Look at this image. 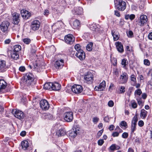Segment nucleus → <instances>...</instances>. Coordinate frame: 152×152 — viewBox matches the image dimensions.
<instances>
[{
  "label": "nucleus",
  "instance_id": "4be33fe9",
  "mask_svg": "<svg viewBox=\"0 0 152 152\" xmlns=\"http://www.w3.org/2000/svg\"><path fill=\"white\" fill-rule=\"evenodd\" d=\"M91 29L93 31V32L94 34L100 32L99 28L97 27V26L95 24H93L90 26Z\"/></svg>",
  "mask_w": 152,
  "mask_h": 152
},
{
  "label": "nucleus",
  "instance_id": "ea45409f",
  "mask_svg": "<svg viewBox=\"0 0 152 152\" xmlns=\"http://www.w3.org/2000/svg\"><path fill=\"white\" fill-rule=\"evenodd\" d=\"M23 41L24 43L28 44L30 43L31 41L30 39L25 38L23 39Z\"/></svg>",
  "mask_w": 152,
  "mask_h": 152
},
{
  "label": "nucleus",
  "instance_id": "b1692460",
  "mask_svg": "<svg viewBox=\"0 0 152 152\" xmlns=\"http://www.w3.org/2000/svg\"><path fill=\"white\" fill-rule=\"evenodd\" d=\"M72 26L74 29L79 28L80 27V21L77 20H75L73 22Z\"/></svg>",
  "mask_w": 152,
  "mask_h": 152
},
{
  "label": "nucleus",
  "instance_id": "9d476101",
  "mask_svg": "<svg viewBox=\"0 0 152 152\" xmlns=\"http://www.w3.org/2000/svg\"><path fill=\"white\" fill-rule=\"evenodd\" d=\"M13 24L18 25L20 21V15L19 14L15 12L12 14Z\"/></svg>",
  "mask_w": 152,
  "mask_h": 152
},
{
  "label": "nucleus",
  "instance_id": "2f4dec72",
  "mask_svg": "<svg viewBox=\"0 0 152 152\" xmlns=\"http://www.w3.org/2000/svg\"><path fill=\"white\" fill-rule=\"evenodd\" d=\"M28 142L26 140L23 141L21 142V146L23 149L25 150L28 146Z\"/></svg>",
  "mask_w": 152,
  "mask_h": 152
},
{
  "label": "nucleus",
  "instance_id": "2eb2a0df",
  "mask_svg": "<svg viewBox=\"0 0 152 152\" xmlns=\"http://www.w3.org/2000/svg\"><path fill=\"white\" fill-rule=\"evenodd\" d=\"M85 81L88 83L92 82L93 80V75L91 72H88L84 77Z\"/></svg>",
  "mask_w": 152,
  "mask_h": 152
},
{
  "label": "nucleus",
  "instance_id": "de8ad7c7",
  "mask_svg": "<svg viewBox=\"0 0 152 152\" xmlns=\"http://www.w3.org/2000/svg\"><path fill=\"white\" fill-rule=\"evenodd\" d=\"M75 49L77 51H77H79V50H82L80 49V45L79 44H76L75 46Z\"/></svg>",
  "mask_w": 152,
  "mask_h": 152
},
{
  "label": "nucleus",
  "instance_id": "f704fd0d",
  "mask_svg": "<svg viewBox=\"0 0 152 152\" xmlns=\"http://www.w3.org/2000/svg\"><path fill=\"white\" fill-rule=\"evenodd\" d=\"M137 124H135L131 123V133H133L134 131L136 129Z\"/></svg>",
  "mask_w": 152,
  "mask_h": 152
},
{
  "label": "nucleus",
  "instance_id": "f257e3e1",
  "mask_svg": "<svg viewBox=\"0 0 152 152\" xmlns=\"http://www.w3.org/2000/svg\"><path fill=\"white\" fill-rule=\"evenodd\" d=\"M127 1L132 2L133 0H127ZM115 6L116 8L119 10L124 11L126 8V3L122 0H114Z\"/></svg>",
  "mask_w": 152,
  "mask_h": 152
},
{
  "label": "nucleus",
  "instance_id": "4c0bfd02",
  "mask_svg": "<svg viewBox=\"0 0 152 152\" xmlns=\"http://www.w3.org/2000/svg\"><path fill=\"white\" fill-rule=\"evenodd\" d=\"M93 44L91 43L87 45L86 46V49L88 51H90L92 50V47L93 46Z\"/></svg>",
  "mask_w": 152,
  "mask_h": 152
},
{
  "label": "nucleus",
  "instance_id": "39448f33",
  "mask_svg": "<svg viewBox=\"0 0 152 152\" xmlns=\"http://www.w3.org/2000/svg\"><path fill=\"white\" fill-rule=\"evenodd\" d=\"M10 25V23L8 21L6 20L3 21L0 25L1 30L4 32H7Z\"/></svg>",
  "mask_w": 152,
  "mask_h": 152
},
{
  "label": "nucleus",
  "instance_id": "412c9836",
  "mask_svg": "<svg viewBox=\"0 0 152 152\" xmlns=\"http://www.w3.org/2000/svg\"><path fill=\"white\" fill-rule=\"evenodd\" d=\"M52 90L58 91L61 88V85L60 84L57 82L52 83Z\"/></svg>",
  "mask_w": 152,
  "mask_h": 152
},
{
  "label": "nucleus",
  "instance_id": "0eeeda50",
  "mask_svg": "<svg viewBox=\"0 0 152 152\" xmlns=\"http://www.w3.org/2000/svg\"><path fill=\"white\" fill-rule=\"evenodd\" d=\"M39 104L41 108L43 110H47L50 107L48 102L45 99L42 100L40 101Z\"/></svg>",
  "mask_w": 152,
  "mask_h": 152
},
{
  "label": "nucleus",
  "instance_id": "09e8293b",
  "mask_svg": "<svg viewBox=\"0 0 152 152\" xmlns=\"http://www.w3.org/2000/svg\"><path fill=\"white\" fill-rule=\"evenodd\" d=\"M104 142L103 140L100 139L98 141V144L99 145L101 146L104 143Z\"/></svg>",
  "mask_w": 152,
  "mask_h": 152
},
{
  "label": "nucleus",
  "instance_id": "8fccbe9b",
  "mask_svg": "<svg viewBox=\"0 0 152 152\" xmlns=\"http://www.w3.org/2000/svg\"><path fill=\"white\" fill-rule=\"evenodd\" d=\"M99 118L97 117H94L93 118V121L94 123L96 124L99 121Z\"/></svg>",
  "mask_w": 152,
  "mask_h": 152
},
{
  "label": "nucleus",
  "instance_id": "20e7f679",
  "mask_svg": "<svg viewBox=\"0 0 152 152\" xmlns=\"http://www.w3.org/2000/svg\"><path fill=\"white\" fill-rule=\"evenodd\" d=\"M72 91L76 94H80L83 90L82 86L80 85L75 84L72 86L71 88Z\"/></svg>",
  "mask_w": 152,
  "mask_h": 152
},
{
  "label": "nucleus",
  "instance_id": "a18cd8bd",
  "mask_svg": "<svg viewBox=\"0 0 152 152\" xmlns=\"http://www.w3.org/2000/svg\"><path fill=\"white\" fill-rule=\"evenodd\" d=\"M131 105L132 107L134 109L136 108L137 106V103L135 102H132Z\"/></svg>",
  "mask_w": 152,
  "mask_h": 152
},
{
  "label": "nucleus",
  "instance_id": "4d7b16f0",
  "mask_svg": "<svg viewBox=\"0 0 152 152\" xmlns=\"http://www.w3.org/2000/svg\"><path fill=\"white\" fill-rule=\"evenodd\" d=\"M103 132V130L102 129L101 130L99 131L97 134V136L99 137L102 134Z\"/></svg>",
  "mask_w": 152,
  "mask_h": 152
},
{
  "label": "nucleus",
  "instance_id": "c85d7f7f",
  "mask_svg": "<svg viewBox=\"0 0 152 152\" xmlns=\"http://www.w3.org/2000/svg\"><path fill=\"white\" fill-rule=\"evenodd\" d=\"M121 64L123 68L125 69H127L126 65L128 64V61L127 59L125 58L123 59L122 60Z\"/></svg>",
  "mask_w": 152,
  "mask_h": 152
},
{
  "label": "nucleus",
  "instance_id": "0e129e2a",
  "mask_svg": "<svg viewBox=\"0 0 152 152\" xmlns=\"http://www.w3.org/2000/svg\"><path fill=\"white\" fill-rule=\"evenodd\" d=\"M147 97V95L146 93H144L142 95V97L143 99H145Z\"/></svg>",
  "mask_w": 152,
  "mask_h": 152
},
{
  "label": "nucleus",
  "instance_id": "473e14b6",
  "mask_svg": "<svg viewBox=\"0 0 152 152\" xmlns=\"http://www.w3.org/2000/svg\"><path fill=\"white\" fill-rule=\"evenodd\" d=\"M147 111L144 109L141 110L140 112V116L142 118H145L147 115Z\"/></svg>",
  "mask_w": 152,
  "mask_h": 152
},
{
  "label": "nucleus",
  "instance_id": "c9c22d12",
  "mask_svg": "<svg viewBox=\"0 0 152 152\" xmlns=\"http://www.w3.org/2000/svg\"><path fill=\"white\" fill-rule=\"evenodd\" d=\"M137 114H135L132 118L131 123L137 124Z\"/></svg>",
  "mask_w": 152,
  "mask_h": 152
},
{
  "label": "nucleus",
  "instance_id": "c756f323",
  "mask_svg": "<svg viewBox=\"0 0 152 152\" xmlns=\"http://www.w3.org/2000/svg\"><path fill=\"white\" fill-rule=\"evenodd\" d=\"M66 134L65 130L63 129H61L58 131L56 133V134L58 137L63 136Z\"/></svg>",
  "mask_w": 152,
  "mask_h": 152
},
{
  "label": "nucleus",
  "instance_id": "680f3d73",
  "mask_svg": "<svg viewBox=\"0 0 152 152\" xmlns=\"http://www.w3.org/2000/svg\"><path fill=\"white\" fill-rule=\"evenodd\" d=\"M11 42V40L10 39H7L5 40L4 41V43L5 44H8Z\"/></svg>",
  "mask_w": 152,
  "mask_h": 152
},
{
  "label": "nucleus",
  "instance_id": "ddd939ff",
  "mask_svg": "<svg viewBox=\"0 0 152 152\" xmlns=\"http://www.w3.org/2000/svg\"><path fill=\"white\" fill-rule=\"evenodd\" d=\"M28 67L31 69H34L37 72L41 71V70L44 67L43 66H41L40 65H38V64L36 62H35V64L33 66H31L30 65L28 66Z\"/></svg>",
  "mask_w": 152,
  "mask_h": 152
},
{
  "label": "nucleus",
  "instance_id": "7c9ffc66",
  "mask_svg": "<svg viewBox=\"0 0 152 152\" xmlns=\"http://www.w3.org/2000/svg\"><path fill=\"white\" fill-rule=\"evenodd\" d=\"M34 76L32 73L29 72L27 73L26 74L25 76V78L26 79H31L34 80Z\"/></svg>",
  "mask_w": 152,
  "mask_h": 152
},
{
  "label": "nucleus",
  "instance_id": "a878e982",
  "mask_svg": "<svg viewBox=\"0 0 152 152\" xmlns=\"http://www.w3.org/2000/svg\"><path fill=\"white\" fill-rule=\"evenodd\" d=\"M74 10L76 15H81L83 13V9L80 7L75 8Z\"/></svg>",
  "mask_w": 152,
  "mask_h": 152
},
{
  "label": "nucleus",
  "instance_id": "13d9d810",
  "mask_svg": "<svg viewBox=\"0 0 152 152\" xmlns=\"http://www.w3.org/2000/svg\"><path fill=\"white\" fill-rule=\"evenodd\" d=\"M119 134V133L117 132H113L112 134V136L113 137H118V136Z\"/></svg>",
  "mask_w": 152,
  "mask_h": 152
},
{
  "label": "nucleus",
  "instance_id": "4468645a",
  "mask_svg": "<svg viewBox=\"0 0 152 152\" xmlns=\"http://www.w3.org/2000/svg\"><path fill=\"white\" fill-rule=\"evenodd\" d=\"M75 55L81 60H84L85 58V54L83 50H79L76 52Z\"/></svg>",
  "mask_w": 152,
  "mask_h": 152
},
{
  "label": "nucleus",
  "instance_id": "393cba45",
  "mask_svg": "<svg viewBox=\"0 0 152 152\" xmlns=\"http://www.w3.org/2000/svg\"><path fill=\"white\" fill-rule=\"evenodd\" d=\"M7 86V83L3 80H0V91L4 89Z\"/></svg>",
  "mask_w": 152,
  "mask_h": 152
},
{
  "label": "nucleus",
  "instance_id": "5fc2aeb1",
  "mask_svg": "<svg viewBox=\"0 0 152 152\" xmlns=\"http://www.w3.org/2000/svg\"><path fill=\"white\" fill-rule=\"evenodd\" d=\"M110 148L111 151H113L115 149V145L113 144L110 147Z\"/></svg>",
  "mask_w": 152,
  "mask_h": 152
},
{
  "label": "nucleus",
  "instance_id": "f3484780",
  "mask_svg": "<svg viewBox=\"0 0 152 152\" xmlns=\"http://www.w3.org/2000/svg\"><path fill=\"white\" fill-rule=\"evenodd\" d=\"M64 65V61L63 59L58 60H57L54 64L55 66L58 69H61Z\"/></svg>",
  "mask_w": 152,
  "mask_h": 152
},
{
  "label": "nucleus",
  "instance_id": "6e6d98bb",
  "mask_svg": "<svg viewBox=\"0 0 152 152\" xmlns=\"http://www.w3.org/2000/svg\"><path fill=\"white\" fill-rule=\"evenodd\" d=\"M19 69L20 71L22 72H23L26 69L24 66H21L19 68Z\"/></svg>",
  "mask_w": 152,
  "mask_h": 152
},
{
  "label": "nucleus",
  "instance_id": "69168bd1",
  "mask_svg": "<svg viewBox=\"0 0 152 152\" xmlns=\"http://www.w3.org/2000/svg\"><path fill=\"white\" fill-rule=\"evenodd\" d=\"M124 21L123 19H121L119 21V24L120 25L122 26L124 24Z\"/></svg>",
  "mask_w": 152,
  "mask_h": 152
},
{
  "label": "nucleus",
  "instance_id": "bb28decb",
  "mask_svg": "<svg viewBox=\"0 0 152 152\" xmlns=\"http://www.w3.org/2000/svg\"><path fill=\"white\" fill-rule=\"evenodd\" d=\"M111 34L113 37V39L114 41L117 40L118 39L119 36V33L113 31H112Z\"/></svg>",
  "mask_w": 152,
  "mask_h": 152
},
{
  "label": "nucleus",
  "instance_id": "1a4fd4ad",
  "mask_svg": "<svg viewBox=\"0 0 152 152\" xmlns=\"http://www.w3.org/2000/svg\"><path fill=\"white\" fill-rule=\"evenodd\" d=\"M148 20V18L147 16L145 15H142L140 16V20L138 23V25L140 26H142L144 24L146 23Z\"/></svg>",
  "mask_w": 152,
  "mask_h": 152
},
{
  "label": "nucleus",
  "instance_id": "79ce46f5",
  "mask_svg": "<svg viewBox=\"0 0 152 152\" xmlns=\"http://www.w3.org/2000/svg\"><path fill=\"white\" fill-rule=\"evenodd\" d=\"M144 64L146 66H149L150 64V62L148 59H145L144 60Z\"/></svg>",
  "mask_w": 152,
  "mask_h": 152
},
{
  "label": "nucleus",
  "instance_id": "72a5a7b5",
  "mask_svg": "<svg viewBox=\"0 0 152 152\" xmlns=\"http://www.w3.org/2000/svg\"><path fill=\"white\" fill-rule=\"evenodd\" d=\"M77 135V133L75 132L72 129L70 132L69 136L72 138L75 137Z\"/></svg>",
  "mask_w": 152,
  "mask_h": 152
},
{
  "label": "nucleus",
  "instance_id": "49530a36",
  "mask_svg": "<svg viewBox=\"0 0 152 152\" xmlns=\"http://www.w3.org/2000/svg\"><path fill=\"white\" fill-rule=\"evenodd\" d=\"M80 128L78 127H77V126H75L73 129L74 131L76 132L77 133V134L78 133V132Z\"/></svg>",
  "mask_w": 152,
  "mask_h": 152
},
{
  "label": "nucleus",
  "instance_id": "e433bc0d",
  "mask_svg": "<svg viewBox=\"0 0 152 152\" xmlns=\"http://www.w3.org/2000/svg\"><path fill=\"white\" fill-rule=\"evenodd\" d=\"M142 93V92L141 89H138L135 91L134 94L135 96H136V95L140 96Z\"/></svg>",
  "mask_w": 152,
  "mask_h": 152
},
{
  "label": "nucleus",
  "instance_id": "58836bf2",
  "mask_svg": "<svg viewBox=\"0 0 152 152\" xmlns=\"http://www.w3.org/2000/svg\"><path fill=\"white\" fill-rule=\"evenodd\" d=\"M130 79L132 81L134 82V83H136V78L134 75H131L130 76Z\"/></svg>",
  "mask_w": 152,
  "mask_h": 152
},
{
  "label": "nucleus",
  "instance_id": "774afa93",
  "mask_svg": "<svg viewBox=\"0 0 152 152\" xmlns=\"http://www.w3.org/2000/svg\"><path fill=\"white\" fill-rule=\"evenodd\" d=\"M148 38L152 40V32L150 33L148 36Z\"/></svg>",
  "mask_w": 152,
  "mask_h": 152
},
{
  "label": "nucleus",
  "instance_id": "e2e57ef3",
  "mask_svg": "<svg viewBox=\"0 0 152 152\" xmlns=\"http://www.w3.org/2000/svg\"><path fill=\"white\" fill-rule=\"evenodd\" d=\"M135 17V16L134 14H131L129 15V19L131 20L134 19Z\"/></svg>",
  "mask_w": 152,
  "mask_h": 152
},
{
  "label": "nucleus",
  "instance_id": "6ab92c4d",
  "mask_svg": "<svg viewBox=\"0 0 152 152\" xmlns=\"http://www.w3.org/2000/svg\"><path fill=\"white\" fill-rule=\"evenodd\" d=\"M7 67L6 66V62L4 60H0V72H5Z\"/></svg>",
  "mask_w": 152,
  "mask_h": 152
},
{
  "label": "nucleus",
  "instance_id": "cd10ccee",
  "mask_svg": "<svg viewBox=\"0 0 152 152\" xmlns=\"http://www.w3.org/2000/svg\"><path fill=\"white\" fill-rule=\"evenodd\" d=\"M52 86H53L52 83H48L44 84V88L45 89L52 90Z\"/></svg>",
  "mask_w": 152,
  "mask_h": 152
},
{
  "label": "nucleus",
  "instance_id": "052dcab7",
  "mask_svg": "<svg viewBox=\"0 0 152 152\" xmlns=\"http://www.w3.org/2000/svg\"><path fill=\"white\" fill-rule=\"evenodd\" d=\"M126 51L130 52L132 51V49L131 48H130L129 46H127L126 47Z\"/></svg>",
  "mask_w": 152,
  "mask_h": 152
},
{
  "label": "nucleus",
  "instance_id": "338daca9",
  "mask_svg": "<svg viewBox=\"0 0 152 152\" xmlns=\"http://www.w3.org/2000/svg\"><path fill=\"white\" fill-rule=\"evenodd\" d=\"M26 134V132L25 131H22L20 133V135L22 136H24Z\"/></svg>",
  "mask_w": 152,
  "mask_h": 152
},
{
  "label": "nucleus",
  "instance_id": "603ef678",
  "mask_svg": "<svg viewBox=\"0 0 152 152\" xmlns=\"http://www.w3.org/2000/svg\"><path fill=\"white\" fill-rule=\"evenodd\" d=\"M120 91L121 93H124L125 91V87L124 86H121L120 87Z\"/></svg>",
  "mask_w": 152,
  "mask_h": 152
},
{
  "label": "nucleus",
  "instance_id": "864d4df0",
  "mask_svg": "<svg viewBox=\"0 0 152 152\" xmlns=\"http://www.w3.org/2000/svg\"><path fill=\"white\" fill-rule=\"evenodd\" d=\"M144 124V123L143 121L142 120L140 121H138V125L140 127L142 126Z\"/></svg>",
  "mask_w": 152,
  "mask_h": 152
},
{
  "label": "nucleus",
  "instance_id": "a211bd4d",
  "mask_svg": "<svg viewBox=\"0 0 152 152\" xmlns=\"http://www.w3.org/2000/svg\"><path fill=\"white\" fill-rule=\"evenodd\" d=\"M128 78V76L127 74L125 72L123 73L121 75L120 83L122 84L126 83Z\"/></svg>",
  "mask_w": 152,
  "mask_h": 152
},
{
  "label": "nucleus",
  "instance_id": "37998d69",
  "mask_svg": "<svg viewBox=\"0 0 152 152\" xmlns=\"http://www.w3.org/2000/svg\"><path fill=\"white\" fill-rule=\"evenodd\" d=\"M127 123L125 121H121L120 126V127L122 126L126 127L127 126Z\"/></svg>",
  "mask_w": 152,
  "mask_h": 152
},
{
  "label": "nucleus",
  "instance_id": "423d86ee",
  "mask_svg": "<svg viewBox=\"0 0 152 152\" xmlns=\"http://www.w3.org/2000/svg\"><path fill=\"white\" fill-rule=\"evenodd\" d=\"M12 113L16 118L19 119H23L24 116L23 113L19 110H13L12 112Z\"/></svg>",
  "mask_w": 152,
  "mask_h": 152
},
{
  "label": "nucleus",
  "instance_id": "5701e85b",
  "mask_svg": "<svg viewBox=\"0 0 152 152\" xmlns=\"http://www.w3.org/2000/svg\"><path fill=\"white\" fill-rule=\"evenodd\" d=\"M116 45L117 49L119 52L122 53L124 51L123 45L121 42H117L116 43Z\"/></svg>",
  "mask_w": 152,
  "mask_h": 152
},
{
  "label": "nucleus",
  "instance_id": "7ed1b4c3",
  "mask_svg": "<svg viewBox=\"0 0 152 152\" xmlns=\"http://www.w3.org/2000/svg\"><path fill=\"white\" fill-rule=\"evenodd\" d=\"M64 120L67 122H71L73 119V113L72 112H68L64 113Z\"/></svg>",
  "mask_w": 152,
  "mask_h": 152
},
{
  "label": "nucleus",
  "instance_id": "f03ea898",
  "mask_svg": "<svg viewBox=\"0 0 152 152\" xmlns=\"http://www.w3.org/2000/svg\"><path fill=\"white\" fill-rule=\"evenodd\" d=\"M21 49V47L19 45L14 46L13 48L11 51V58L15 60H17L19 58V51Z\"/></svg>",
  "mask_w": 152,
  "mask_h": 152
},
{
  "label": "nucleus",
  "instance_id": "c03bdc74",
  "mask_svg": "<svg viewBox=\"0 0 152 152\" xmlns=\"http://www.w3.org/2000/svg\"><path fill=\"white\" fill-rule=\"evenodd\" d=\"M114 102L112 100H110V101H109L108 103V106L110 107H113L114 105Z\"/></svg>",
  "mask_w": 152,
  "mask_h": 152
},
{
  "label": "nucleus",
  "instance_id": "aec40b11",
  "mask_svg": "<svg viewBox=\"0 0 152 152\" xmlns=\"http://www.w3.org/2000/svg\"><path fill=\"white\" fill-rule=\"evenodd\" d=\"M34 83L33 80H29L26 79L24 78L23 81V84L25 86H28L31 85H33Z\"/></svg>",
  "mask_w": 152,
  "mask_h": 152
},
{
  "label": "nucleus",
  "instance_id": "9b49d317",
  "mask_svg": "<svg viewBox=\"0 0 152 152\" xmlns=\"http://www.w3.org/2000/svg\"><path fill=\"white\" fill-rule=\"evenodd\" d=\"M40 26V22L37 20H35L32 21L31 23V28L34 31L38 29Z\"/></svg>",
  "mask_w": 152,
  "mask_h": 152
},
{
  "label": "nucleus",
  "instance_id": "f8f14e48",
  "mask_svg": "<svg viewBox=\"0 0 152 152\" xmlns=\"http://www.w3.org/2000/svg\"><path fill=\"white\" fill-rule=\"evenodd\" d=\"M21 14L23 18L25 19L29 18L31 15V14L30 12L24 10L21 11Z\"/></svg>",
  "mask_w": 152,
  "mask_h": 152
},
{
  "label": "nucleus",
  "instance_id": "6e6552de",
  "mask_svg": "<svg viewBox=\"0 0 152 152\" xmlns=\"http://www.w3.org/2000/svg\"><path fill=\"white\" fill-rule=\"evenodd\" d=\"M65 42L67 44L72 45L74 42L75 38L72 35L68 34L64 38Z\"/></svg>",
  "mask_w": 152,
  "mask_h": 152
},
{
  "label": "nucleus",
  "instance_id": "3c124183",
  "mask_svg": "<svg viewBox=\"0 0 152 152\" xmlns=\"http://www.w3.org/2000/svg\"><path fill=\"white\" fill-rule=\"evenodd\" d=\"M128 136V134L127 132H124L123 133L122 136V137L124 138H126Z\"/></svg>",
  "mask_w": 152,
  "mask_h": 152
},
{
  "label": "nucleus",
  "instance_id": "bf43d9fd",
  "mask_svg": "<svg viewBox=\"0 0 152 152\" xmlns=\"http://www.w3.org/2000/svg\"><path fill=\"white\" fill-rule=\"evenodd\" d=\"M115 15L119 17L120 16V14L119 11L117 10L115 11Z\"/></svg>",
  "mask_w": 152,
  "mask_h": 152
},
{
  "label": "nucleus",
  "instance_id": "a19ab883",
  "mask_svg": "<svg viewBox=\"0 0 152 152\" xmlns=\"http://www.w3.org/2000/svg\"><path fill=\"white\" fill-rule=\"evenodd\" d=\"M127 36L129 37L132 38L133 37V33L131 31H129L126 32Z\"/></svg>",
  "mask_w": 152,
  "mask_h": 152
},
{
  "label": "nucleus",
  "instance_id": "dca6fc26",
  "mask_svg": "<svg viewBox=\"0 0 152 152\" xmlns=\"http://www.w3.org/2000/svg\"><path fill=\"white\" fill-rule=\"evenodd\" d=\"M105 86V82L103 80L99 84V86H96L95 87L94 90L96 91H102L104 89Z\"/></svg>",
  "mask_w": 152,
  "mask_h": 152
}]
</instances>
